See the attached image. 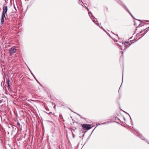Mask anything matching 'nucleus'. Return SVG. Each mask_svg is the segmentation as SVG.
Returning <instances> with one entry per match:
<instances>
[{"mask_svg": "<svg viewBox=\"0 0 149 149\" xmlns=\"http://www.w3.org/2000/svg\"><path fill=\"white\" fill-rule=\"evenodd\" d=\"M74 113H75V112H74ZM77 114L82 119H84V120H85V118H84V117H83L81 116V115H80L78 114V113H77Z\"/></svg>", "mask_w": 149, "mask_h": 149, "instance_id": "9b49d317", "label": "nucleus"}, {"mask_svg": "<svg viewBox=\"0 0 149 149\" xmlns=\"http://www.w3.org/2000/svg\"><path fill=\"white\" fill-rule=\"evenodd\" d=\"M141 38V37H140V38H139V39H140Z\"/></svg>", "mask_w": 149, "mask_h": 149, "instance_id": "b1692460", "label": "nucleus"}, {"mask_svg": "<svg viewBox=\"0 0 149 149\" xmlns=\"http://www.w3.org/2000/svg\"><path fill=\"white\" fill-rule=\"evenodd\" d=\"M17 126H19L21 130L22 129V126L20 125V123L19 122H17Z\"/></svg>", "mask_w": 149, "mask_h": 149, "instance_id": "1a4fd4ad", "label": "nucleus"}, {"mask_svg": "<svg viewBox=\"0 0 149 149\" xmlns=\"http://www.w3.org/2000/svg\"><path fill=\"white\" fill-rule=\"evenodd\" d=\"M6 15L2 13L1 17V22L2 24H3L4 21V18L5 16Z\"/></svg>", "mask_w": 149, "mask_h": 149, "instance_id": "0eeeda50", "label": "nucleus"}, {"mask_svg": "<svg viewBox=\"0 0 149 149\" xmlns=\"http://www.w3.org/2000/svg\"><path fill=\"white\" fill-rule=\"evenodd\" d=\"M120 49H121L123 50V49L121 48H120Z\"/></svg>", "mask_w": 149, "mask_h": 149, "instance_id": "5701e85b", "label": "nucleus"}, {"mask_svg": "<svg viewBox=\"0 0 149 149\" xmlns=\"http://www.w3.org/2000/svg\"><path fill=\"white\" fill-rule=\"evenodd\" d=\"M127 10L128 11V12H129V13H130V14L132 16V17H133V16L132 15V14L131 13V12H130V11L128 10V9L125 7Z\"/></svg>", "mask_w": 149, "mask_h": 149, "instance_id": "f8f14e48", "label": "nucleus"}, {"mask_svg": "<svg viewBox=\"0 0 149 149\" xmlns=\"http://www.w3.org/2000/svg\"><path fill=\"white\" fill-rule=\"evenodd\" d=\"M82 127L84 129L88 130L91 128V125L88 124H84L82 125Z\"/></svg>", "mask_w": 149, "mask_h": 149, "instance_id": "39448f33", "label": "nucleus"}, {"mask_svg": "<svg viewBox=\"0 0 149 149\" xmlns=\"http://www.w3.org/2000/svg\"><path fill=\"white\" fill-rule=\"evenodd\" d=\"M130 118L131 120V121H132V118H131V117H130Z\"/></svg>", "mask_w": 149, "mask_h": 149, "instance_id": "a211bd4d", "label": "nucleus"}, {"mask_svg": "<svg viewBox=\"0 0 149 149\" xmlns=\"http://www.w3.org/2000/svg\"><path fill=\"white\" fill-rule=\"evenodd\" d=\"M36 81L40 85V83L39 82V81H38L37 80H36Z\"/></svg>", "mask_w": 149, "mask_h": 149, "instance_id": "f3484780", "label": "nucleus"}, {"mask_svg": "<svg viewBox=\"0 0 149 149\" xmlns=\"http://www.w3.org/2000/svg\"><path fill=\"white\" fill-rule=\"evenodd\" d=\"M7 11H8V7L7 6H3V14H4L6 15L7 16Z\"/></svg>", "mask_w": 149, "mask_h": 149, "instance_id": "423d86ee", "label": "nucleus"}, {"mask_svg": "<svg viewBox=\"0 0 149 149\" xmlns=\"http://www.w3.org/2000/svg\"><path fill=\"white\" fill-rule=\"evenodd\" d=\"M32 74V75L34 77V78L36 80H37L36 79V77H35L34 76V75L32 73V72H31Z\"/></svg>", "mask_w": 149, "mask_h": 149, "instance_id": "ddd939ff", "label": "nucleus"}, {"mask_svg": "<svg viewBox=\"0 0 149 149\" xmlns=\"http://www.w3.org/2000/svg\"><path fill=\"white\" fill-rule=\"evenodd\" d=\"M124 112L125 113H126V114H128L129 116H130V115L127 112H125V111H124Z\"/></svg>", "mask_w": 149, "mask_h": 149, "instance_id": "dca6fc26", "label": "nucleus"}, {"mask_svg": "<svg viewBox=\"0 0 149 149\" xmlns=\"http://www.w3.org/2000/svg\"><path fill=\"white\" fill-rule=\"evenodd\" d=\"M83 6H84V7L85 8H86V6H83V5H82Z\"/></svg>", "mask_w": 149, "mask_h": 149, "instance_id": "aec40b11", "label": "nucleus"}, {"mask_svg": "<svg viewBox=\"0 0 149 149\" xmlns=\"http://www.w3.org/2000/svg\"><path fill=\"white\" fill-rule=\"evenodd\" d=\"M109 36H110L111 38V37L110 35L109 34Z\"/></svg>", "mask_w": 149, "mask_h": 149, "instance_id": "412c9836", "label": "nucleus"}, {"mask_svg": "<svg viewBox=\"0 0 149 149\" xmlns=\"http://www.w3.org/2000/svg\"><path fill=\"white\" fill-rule=\"evenodd\" d=\"M139 20V21H140V20Z\"/></svg>", "mask_w": 149, "mask_h": 149, "instance_id": "393cba45", "label": "nucleus"}, {"mask_svg": "<svg viewBox=\"0 0 149 149\" xmlns=\"http://www.w3.org/2000/svg\"><path fill=\"white\" fill-rule=\"evenodd\" d=\"M72 136H73V138H74L75 136H74V134L72 132Z\"/></svg>", "mask_w": 149, "mask_h": 149, "instance_id": "4468645a", "label": "nucleus"}, {"mask_svg": "<svg viewBox=\"0 0 149 149\" xmlns=\"http://www.w3.org/2000/svg\"><path fill=\"white\" fill-rule=\"evenodd\" d=\"M139 137H140V138H141V139H143V140H145V141H146V142H147L148 143V141H147V140L146 139H145L144 138V137L142 136V134H140L139 133H138V134L137 135Z\"/></svg>", "mask_w": 149, "mask_h": 149, "instance_id": "6e6552de", "label": "nucleus"}, {"mask_svg": "<svg viewBox=\"0 0 149 149\" xmlns=\"http://www.w3.org/2000/svg\"><path fill=\"white\" fill-rule=\"evenodd\" d=\"M86 9L88 11V14L89 15V16L91 17V19L93 21V22L95 23V24H96L97 25H98L102 29H103V28L102 26L100 27V26L99 25V24H97V23H96L95 22V21L94 20V19H96V18H95V17H94L93 15H92L91 16L90 14H91V15H92V13L90 12L89 11V9L87 7H86Z\"/></svg>", "mask_w": 149, "mask_h": 149, "instance_id": "f257e3e1", "label": "nucleus"}, {"mask_svg": "<svg viewBox=\"0 0 149 149\" xmlns=\"http://www.w3.org/2000/svg\"><path fill=\"white\" fill-rule=\"evenodd\" d=\"M9 50L10 53V55H11L13 54L16 52V47L15 46H13L9 49Z\"/></svg>", "mask_w": 149, "mask_h": 149, "instance_id": "7ed1b4c3", "label": "nucleus"}, {"mask_svg": "<svg viewBox=\"0 0 149 149\" xmlns=\"http://www.w3.org/2000/svg\"><path fill=\"white\" fill-rule=\"evenodd\" d=\"M107 122H105V123H101V124H105L107 123Z\"/></svg>", "mask_w": 149, "mask_h": 149, "instance_id": "2eb2a0df", "label": "nucleus"}, {"mask_svg": "<svg viewBox=\"0 0 149 149\" xmlns=\"http://www.w3.org/2000/svg\"><path fill=\"white\" fill-rule=\"evenodd\" d=\"M69 109L70 110H71V111H72V110H71L70 108Z\"/></svg>", "mask_w": 149, "mask_h": 149, "instance_id": "4be33fe9", "label": "nucleus"}, {"mask_svg": "<svg viewBox=\"0 0 149 149\" xmlns=\"http://www.w3.org/2000/svg\"><path fill=\"white\" fill-rule=\"evenodd\" d=\"M72 130V131H73V132H74V131H75L74 130V129H73V130Z\"/></svg>", "mask_w": 149, "mask_h": 149, "instance_id": "6ab92c4d", "label": "nucleus"}, {"mask_svg": "<svg viewBox=\"0 0 149 149\" xmlns=\"http://www.w3.org/2000/svg\"><path fill=\"white\" fill-rule=\"evenodd\" d=\"M117 43L118 44V45L119 46H120V47H121V45H120V44L121 43L122 44H123V42H120L119 41H118L117 42ZM131 44L129 43L128 42H125L124 43V44H123L124 45L125 47L128 46V47L130 46L131 45Z\"/></svg>", "mask_w": 149, "mask_h": 149, "instance_id": "20e7f679", "label": "nucleus"}, {"mask_svg": "<svg viewBox=\"0 0 149 149\" xmlns=\"http://www.w3.org/2000/svg\"><path fill=\"white\" fill-rule=\"evenodd\" d=\"M149 28V27L145 29L141 30L139 33L137 34V36H139L140 35H142L141 37H143L148 31Z\"/></svg>", "mask_w": 149, "mask_h": 149, "instance_id": "f03ea898", "label": "nucleus"}, {"mask_svg": "<svg viewBox=\"0 0 149 149\" xmlns=\"http://www.w3.org/2000/svg\"><path fill=\"white\" fill-rule=\"evenodd\" d=\"M6 83L7 84L9 87L10 86V83H9V79H8Z\"/></svg>", "mask_w": 149, "mask_h": 149, "instance_id": "9d476101", "label": "nucleus"}]
</instances>
